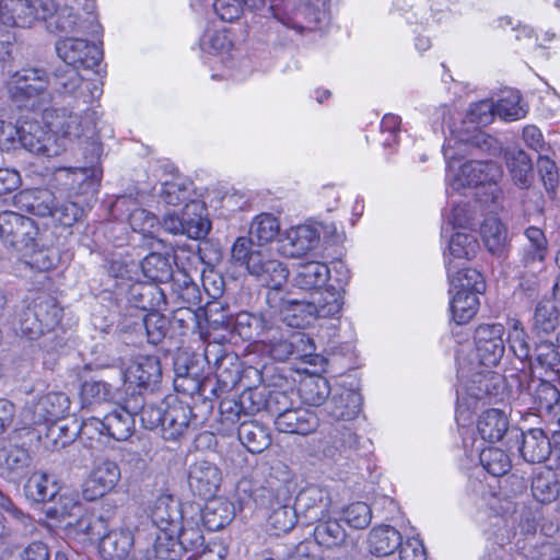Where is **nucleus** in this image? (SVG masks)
Returning a JSON list of instances; mask_svg holds the SVG:
<instances>
[{
    "label": "nucleus",
    "mask_w": 560,
    "mask_h": 560,
    "mask_svg": "<svg viewBox=\"0 0 560 560\" xmlns=\"http://www.w3.org/2000/svg\"><path fill=\"white\" fill-rule=\"evenodd\" d=\"M293 482L287 476L283 480H267L266 486L255 487L250 480L237 482L235 500L240 511L259 506L270 511L268 525L273 535L291 532L299 517L294 505L290 504Z\"/></svg>",
    "instance_id": "nucleus-1"
},
{
    "label": "nucleus",
    "mask_w": 560,
    "mask_h": 560,
    "mask_svg": "<svg viewBox=\"0 0 560 560\" xmlns=\"http://www.w3.org/2000/svg\"><path fill=\"white\" fill-rule=\"evenodd\" d=\"M229 354L224 343L210 341L207 343L203 354L190 352L188 350H178L174 357V387L177 392L190 396H206L211 381L203 375L205 363L217 368Z\"/></svg>",
    "instance_id": "nucleus-2"
},
{
    "label": "nucleus",
    "mask_w": 560,
    "mask_h": 560,
    "mask_svg": "<svg viewBox=\"0 0 560 560\" xmlns=\"http://www.w3.org/2000/svg\"><path fill=\"white\" fill-rule=\"evenodd\" d=\"M231 257L235 265L245 267L250 276L270 289L266 296L267 302L273 292L279 298H284L280 294V289L288 280L289 270L269 249L253 245L245 236H240L232 246Z\"/></svg>",
    "instance_id": "nucleus-3"
},
{
    "label": "nucleus",
    "mask_w": 560,
    "mask_h": 560,
    "mask_svg": "<svg viewBox=\"0 0 560 560\" xmlns=\"http://www.w3.org/2000/svg\"><path fill=\"white\" fill-rule=\"evenodd\" d=\"M51 80L43 68H23L10 75L7 81L8 97L21 110H46L51 102L49 85Z\"/></svg>",
    "instance_id": "nucleus-4"
},
{
    "label": "nucleus",
    "mask_w": 560,
    "mask_h": 560,
    "mask_svg": "<svg viewBox=\"0 0 560 560\" xmlns=\"http://www.w3.org/2000/svg\"><path fill=\"white\" fill-rule=\"evenodd\" d=\"M268 305L289 326L299 327L303 324V318L299 313H305L316 318L335 317L341 312L342 301L340 294L335 290L322 291L311 302L279 298L277 292H273L268 298Z\"/></svg>",
    "instance_id": "nucleus-5"
},
{
    "label": "nucleus",
    "mask_w": 560,
    "mask_h": 560,
    "mask_svg": "<svg viewBox=\"0 0 560 560\" xmlns=\"http://www.w3.org/2000/svg\"><path fill=\"white\" fill-rule=\"evenodd\" d=\"M61 310L55 299L47 294H38L31 302L24 300L16 311L14 329L21 337L36 340L46 331L58 325Z\"/></svg>",
    "instance_id": "nucleus-6"
},
{
    "label": "nucleus",
    "mask_w": 560,
    "mask_h": 560,
    "mask_svg": "<svg viewBox=\"0 0 560 560\" xmlns=\"http://www.w3.org/2000/svg\"><path fill=\"white\" fill-rule=\"evenodd\" d=\"M172 532H159L154 526L138 528L136 560H180L183 547Z\"/></svg>",
    "instance_id": "nucleus-7"
},
{
    "label": "nucleus",
    "mask_w": 560,
    "mask_h": 560,
    "mask_svg": "<svg viewBox=\"0 0 560 560\" xmlns=\"http://www.w3.org/2000/svg\"><path fill=\"white\" fill-rule=\"evenodd\" d=\"M271 401L277 404L275 425L279 432L307 435L318 428L319 419L316 413L302 407L290 408L285 393L275 392L269 404Z\"/></svg>",
    "instance_id": "nucleus-8"
},
{
    "label": "nucleus",
    "mask_w": 560,
    "mask_h": 560,
    "mask_svg": "<svg viewBox=\"0 0 560 560\" xmlns=\"http://www.w3.org/2000/svg\"><path fill=\"white\" fill-rule=\"evenodd\" d=\"M52 11L51 0H0V23L8 27H31Z\"/></svg>",
    "instance_id": "nucleus-9"
},
{
    "label": "nucleus",
    "mask_w": 560,
    "mask_h": 560,
    "mask_svg": "<svg viewBox=\"0 0 560 560\" xmlns=\"http://www.w3.org/2000/svg\"><path fill=\"white\" fill-rule=\"evenodd\" d=\"M0 237L7 247L22 254L40 237L36 222L13 211L0 213Z\"/></svg>",
    "instance_id": "nucleus-10"
},
{
    "label": "nucleus",
    "mask_w": 560,
    "mask_h": 560,
    "mask_svg": "<svg viewBox=\"0 0 560 560\" xmlns=\"http://www.w3.org/2000/svg\"><path fill=\"white\" fill-rule=\"evenodd\" d=\"M164 412L161 435L165 441H178L199 423L192 408L175 397L166 399Z\"/></svg>",
    "instance_id": "nucleus-11"
},
{
    "label": "nucleus",
    "mask_w": 560,
    "mask_h": 560,
    "mask_svg": "<svg viewBox=\"0 0 560 560\" xmlns=\"http://www.w3.org/2000/svg\"><path fill=\"white\" fill-rule=\"evenodd\" d=\"M56 51L65 65L80 69H93L103 58L100 47L86 39L67 37L56 43Z\"/></svg>",
    "instance_id": "nucleus-12"
},
{
    "label": "nucleus",
    "mask_w": 560,
    "mask_h": 560,
    "mask_svg": "<svg viewBox=\"0 0 560 560\" xmlns=\"http://www.w3.org/2000/svg\"><path fill=\"white\" fill-rule=\"evenodd\" d=\"M504 331V326L500 323L481 324L476 328L474 340L480 364L487 368L499 364L505 351Z\"/></svg>",
    "instance_id": "nucleus-13"
},
{
    "label": "nucleus",
    "mask_w": 560,
    "mask_h": 560,
    "mask_svg": "<svg viewBox=\"0 0 560 560\" xmlns=\"http://www.w3.org/2000/svg\"><path fill=\"white\" fill-rule=\"evenodd\" d=\"M518 387V399L529 410L550 413L560 404L559 389L548 381L530 376L525 383L520 382Z\"/></svg>",
    "instance_id": "nucleus-14"
},
{
    "label": "nucleus",
    "mask_w": 560,
    "mask_h": 560,
    "mask_svg": "<svg viewBox=\"0 0 560 560\" xmlns=\"http://www.w3.org/2000/svg\"><path fill=\"white\" fill-rule=\"evenodd\" d=\"M33 458L28 448L12 440L0 443V477L20 483L30 472Z\"/></svg>",
    "instance_id": "nucleus-15"
},
{
    "label": "nucleus",
    "mask_w": 560,
    "mask_h": 560,
    "mask_svg": "<svg viewBox=\"0 0 560 560\" xmlns=\"http://www.w3.org/2000/svg\"><path fill=\"white\" fill-rule=\"evenodd\" d=\"M365 443H361L360 436L352 427L343 423L332 425L323 441L322 453L325 457L335 459L337 456L350 458L365 450Z\"/></svg>",
    "instance_id": "nucleus-16"
},
{
    "label": "nucleus",
    "mask_w": 560,
    "mask_h": 560,
    "mask_svg": "<svg viewBox=\"0 0 560 560\" xmlns=\"http://www.w3.org/2000/svg\"><path fill=\"white\" fill-rule=\"evenodd\" d=\"M223 476L219 466L209 460H197L189 466L188 486L194 495L213 499L220 490Z\"/></svg>",
    "instance_id": "nucleus-17"
},
{
    "label": "nucleus",
    "mask_w": 560,
    "mask_h": 560,
    "mask_svg": "<svg viewBox=\"0 0 560 560\" xmlns=\"http://www.w3.org/2000/svg\"><path fill=\"white\" fill-rule=\"evenodd\" d=\"M502 176L501 166L491 160H470L459 167L458 174L452 182L454 189L476 187L479 185L494 184Z\"/></svg>",
    "instance_id": "nucleus-18"
},
{
    "label": "nucleus",
    "mask_w": 560,
    "mask_h": 560,
    "mask_svg": "<svg viewBox=\"0 0 560 560\" xmlns=\"http://www.w3.org/2000/svg\"><path fill=\"white\" fill-rule=\"evenodd\" d=\"M330 505L331 498L328 491L318 486H308L302 489L294 501V508L300 520L306 524L325 518Z\"/></svg>",
    "instance_id": "nucleus-19"
},
{
    "label": "nucleus",
    "mask_w": 560,
    "mask_h": 560,
    "mask_svg": "<svg viewBox=\"0 0 560 560\" xmlns=\"http://www.w3.org/2000/svg\"><path fill=\"white\" fill-rule=\"evenodd\" d=\"M52 84L60 94L72 95L83 104H89L95 98L97 88L94 83L86 82L79 73V69L63 65L52 73Z\"/></svg>",
    "instance_id": "nucleus-20"
},
{
    "label": "nucleus",
    "mask_w": 560,
    "mask_h": 560,
    "mask_svg": "<svg viewBox=\"0 0 560 560\" xmlns=\"http://www.w3.org/2000/svg\"><path fill=\"white\" fill-rule=\"evenodd\" d=\"M19 141L20 148L37 155L51 158L60 153L55 135L37 121H25L21 125Z\"/></svg>",
    "instance_id": "nucleus-21"
},
{
    "label": "nucleus",
    "mask_w": 560,
    "mask_h": 560,
    "mask_svg": "<svg viewBox=\"0 0 560 560\" xmlns=\"http://www.w3.org/2000/svg\"><path fill=\"white\" fill-rule=\"evenodd\" d=\"M162 378L160 360L154 355L138 357L126 370V383L139 388V392H150L152 395L154 387Z\"/></svg>",
    "instance_id": "nucleus-22"
},
{
    "label": "nucleus",
    "mask_w": 560,
    "mask_h": 560,
    "mask_svg": "<svg viewBox=\"0 0 560 560\" xmlns=\"http://www.w3.org/2000/svg\"><path fill=\"white\" fill-rule=\"evenodd\" d=\"M268 352L277 361H306L315 352L313 340L303 332H292L285 339L271 341Z\"/></svg>",
    "instance_id": "nucleus-23"
},
{
    "label": "nucleus",
    "mask_w": 560,
    "mask_h": 560,
    "mask_svg": "<svg viewBox=\"0 0 560 560\" xmlns=\"http://www.w3.org/2000/svg\"><path fill=\"white\" fill-rule=\"evenodd\" d=\"M120 480V469L117 463L104 460L98 464L84 483L83 497L94 501L112 491Z\"/></svg>",
    "instance_id": "nucleus-24"
},
{
    "label": "nucleus",
    "mask_w": 560,
    "mask_h": 560,
    "mask_svg": "<svg viewBox=\"0 0 560 560\" xmlns=\"http://www.w3.org/2000/svg\"><path fill=\"white\" fill-rule=\"evenodd\" d=\"M138 530L133 534L128 528L113 529L100 541V552L105 560H126L133 547L131 560H136Z\"/></svg>",
    "instance_id": "nucleus-25"
},
{
    "label": "nucleus",
    "mask_w": 560,
    "mask_h": 560,
    "mask_svg": "<svg viewBox=\"0 0 560 560\" xmlns=\"http://www.w3.org/2000/svg\"><path fill=\"white\" fill-rule=\"evenodd\" d=\"M70 409V398L62 392H51L38 397L31 406L32 422L42 424L63 419Z\"/></svg>",
    "instance_id": "nucleus-26"
},
{
    "label": "nucleus",
    "mask_w": 560,
    "mask_h": 560,
    "mask_svg": "<svg viewBox=\"0 0 560 560\" xmlns=\"http://www.w3.org/2000/svg\"><path fill=\"white\" fill-rule=\"evenodd\" d=\"M325 0H298L295 8L287 9L284 13V4H282V18L284 21H280L285 26L302 32L304 28L312 24H317L322 21L325 15Z\"/></svg>",
    "instance_id": "nucleus-27"
},
{
    "label": "nucleus",
    "mask_w": 560,
    "mask_h": 560,
    "mask_svg": "<svg viewBox=\"0 0 560 560\" xmlns=\"http://www.w3.org/2000/svg\"><path fill=\"white\" fill-rule=\"evenodd\" d=\"M152 524L159 532L176 533L183 523V513L179 501L171 494L160 495L151 511Z\"/></svg>",
    "instance_id": "nucleus-28"
},
{
    "label": "nucleus",
    "mask_w": 560,
    "mask_h": 560,
    "mask_svg": "<svg viewBox=\"0 0 560 560\" xmlns=\"http://www.w3.org/2000/svg\"><path fill=\"white\" fill-rule=\"evenodd\" d=\"M361 395L348 388H335L325 405V412L336 421H350L361 411Z\"/></svg>",
    "instance_id": "nucleus-29"
},
{
    "label": "nucleus",
    "mask_w": 560,
    "mask_h": 560,
    "mask_svg": "<svg viewBox=\"0 0 560 560\" xmlns=\"http://www.w3.org/2000/svg\"><path fill=\"white\" fill-rule=\"evenodd\" d=\"M524 236L527 243L523 246L521 265L535 275L542 269V264L548 253V241L544 231L536 226H528Z\"/></svg>",
    "instance_id": "nucleus-30"
},
{
    "label": "nucleus",
    "mask_w": 560,
    "mask_h": 560,
    "mask_svg": "<svg viewBox=\"0 0 560 560\" xmlns=\"http://www.w3.org/2000/svg\"><path fill=\"white\" fill-rule=\"evenodd\" d=\"M138 406L129 399L104 416L106 434L117 441L128 440L135 432V410Z\"/></svg>",
    "instance_id": "nucleus-31"
},
{
    "label": "nucleus",
    "mask_w": 560,
    "mask_h": 560,
    "mask_svg": "<svg viewBox=\"0 0 560 560\" xmlns=\"http://www.w3.org/2000/svg\"><path fill=\"white\" fill-rule=\"evenodd\" d=\"M515 432V438H522V444L520 452L525 462L529 464H540L549 458L552 453L551 446L549 445V438L542 429L533 428L526 432H520L512 430L511 433Z\"/></svg>",
    "instance_id": "nucleus-32"
},
{
    "label": "nucleus",
    "mask_w": 560,
    "mask_h": 560,
    "mask_svg": "<svg viewBox=\"0 0 560 560\" xmlns=\"http://www.w3.org/2000/svg\"><path fill=\"white\" fill-rule=\"evenodd\" d=\"M447 276L451 284L450 292L465 291L480 294L486 289L482 275L472 268H467L462 262L447 260Z\"/></svg>",
    "instance_id": "nucleus-33"
},
{
    "label": "nucleus",
    "mask_w": 560,
    "mask_h": 560,
    "mask_svg": "<svg viewBox=\"0 0 560 560\" xmlns=\"http://www.w3.org/2000/svg\"><path fill=\"white\" fill-rule=\"evenodd\" d=\"M130 306L141 311H159L166 303L164 291L155 283H132L127 293Z\"/></svg>",
    "instance_id": "nucleus-34"
},
{
    "label": "nucleus",
    "mask_w": 560,
    "mask_h": 560,
    "mask_svg": "<svg viewBox=\"0 0 560 560\" xmlns=\"http://www.w3.org/2000/svg\"><path fill=\"white\" fill-rule=\"evenodd\" d=\"M313 536L316 544L326 549H347L352 546V541L338 520L322 518L317 521Z\"/></svg>",
    "instance_id": "nucleus-35"
},
{
    "label": "nucleus",
    "mask_w": 560,
    "mask_h": 560,
    "mask_svg": "<svg viewBox=\"0 0 560 560\" xmlns=\"http://www.w3.org/2000/svg\"><path fill=\"white\" fill-rule=\"evenodd\" d=\"M330 278V270L324 262L306 261L298 265L293 276L294 287L305 291H319Z\"/></svg>",
    "instance_id": "nucleus-36"
},
{
    "label": "nucleus",
    "mask_w": 560,
    "mask_h": 560,
    "mask_svg": "<svg viewBox=\"0 0 560 560\" xmlns=\"http://www.w3.org/2000/svg\"><path fill=\"white\" fill-rule=\"evenodd\" d=\"M242 445L253 454H260L271 444L270 430L257 420H243L237 429Z\"/></svg>",
    "instance_id": "nucleus-37"
},
{
    "label": "nucleus",
    "mask_w": 560,
    "mask_h": 560,
    "mask_svg": "<svg viewBox=\"0 0 560 560\" xmlns=\"http://www.w3.org/2000/svg\"><path fill=\"white\" fill-rule=\"evenodd\" d=\"M56 196L47 188H34L20 191L15 203L20 210L37 217H49Z\"/></svg>",
    "instance_id": "nucleus-38"
},
{
    "label": "nucleus",
    "mask_w": 560,
    "mask_h": 560,
    "mask_svg": "<svg viewBox=\"0 0 560 560\" xmlns=\"http://www.w3.org/2000/svg\"><path fill=\"white\" fill-rule=\"evenodd\" d=\"M182 214L184 235L192 240H201L208 235L211 222L207 218V208L201 201L186 203Z\"/></svg>",
    "instance_id": "nucleus-39"
},
{
    "label": "nucleus",
    "mask_w": 560,
    "mask_h": 560,
    "mask_svg": "<svg viewBox=\"0 0 560 560\" xmlns=\"http://www.w3.org/2000/svg\"><path fill=\"white\" fill-rule=\"evenodd\" d=\"M129 399L138 406V409L135 410V416L138 415L140 417L141 424L144 429H161L165 415L164 410L166 409V399L156 402L151 400L148 395L142 392H132Z\"/></svg>",
    "instance_id": "nucleus-40"
},
{
    "label": "nucleus",
    "mask_w": 560,
    "mask_h": 560,
    "mask_svg": "<svg viewBox=\"0 0 560 560\" xmlns=\"http://www.w3.org/2000/svg\"><path fill=\"white\" fill-rule=\"evenodd\" d=\"M215 369V385H210L208 390L219 397L221 393L233 389L241 381V361L238 357L229 354Z\"/></svg>",
    "instance_id": "nucleus-41"
},
{
    "label": "nucleus",
    "mask_w": 560,
    "mask_h": 560,
    "mask_svg": "<svg viewBox=\"0 0 560 560\" xmlns=\"http://www.w3.org/2000/svg\"><path fill=\"white\" fill-rule=\"evenodd\" d=\"M477 430L482 440L499 442L509 431L508 417L500 409H488L479 416Z\"/></svg>",
    "instance_id": "nucleus-42"
},
{
    "label": "nucleus",
    "mask_w": 560,
    "mask_h": 560,
    "mask_svg": "<svg viewBox=\"0 0 560 560\" xmlns=\"http://www.w3.org/2000/svg\"><path fill=\"white\" fill-rule=\"evenodd\" d=\"M235 516L234 503L225 499H209L202 510V522L210 532L225 527Z\"/></svg>",
    "instance_id": "nucleus-43"
},
{
    "label": "nucleus",
    "mask_w": 560,
    "mask_h": 560,
    "mask_svg": "<svg viewBox=\"0 0 560 560\" xmlns=\"http://www.w3.org/2000/svg\"><path fill=\"white\" fill-rule=\"evenodd\" d=\"M59 492V487L52 476L44 472H34L24 485V493L27 500L34 503L51 501Z\"/></svg>",
    "instance_id": "nucleus-44"
},
{
    "label": "nucleus",
    "mask_w": 560,
    "mask_h": 560,
    "mask_svg": "<svg viewBox=\"0 0 560 560\" xmlns=\"http://www.w3.org/2000/svg\"><path fill=\"white\" fill-rule=\"evenodd\" d=\"M299 396L301 400L308 406L326 405L328 397L334 389L328 380L322 375H310L301 380L299 384Z\"/></svg>",
    "instance_id": "nucleus-45"
},
{
    "label": "nucleus",
    "mask_w": 560,
    "mask_h": 560,
    "mask_svg": "<svg viewBox=\"0 0 560 560\" xmlns=\"http://www.w3.org/2000/svg\"><path fill=\"white\" fill-rule=\"evenodd\" d=\"M401 535L393 526L374 527L369 534L370 552L376 557L393 555L401 545Z\"/></svg>",
    "instance_id": "nucleus-46"
},
{
    "label": "nucleus",
    "mask_w": 560,
    "mask_h": 560,
    "mask_svg": "<svg viewBox=\"0 0 560 560\" xmlns=\"http://www.w3.org/2000/svg\"><path fill=\"white\" fill-rule=\"evenodd\" d=\"M506 166L512 179L521 188H527L533 179V163L522 149H509L504 152Z\"/></svg>",
    "instance_id": "nucleus-47"
},
{
    "label": "nucleus",
    "mask_w": 560,
    "mask_h": 560,
    "mask_svg": "<svg viewBox=\"0 0 560 560\" xmlns=\"http://www.w3.org/2000/svg\"><path fill=\"white\" fill-rule=\"evenodd\" d=\"M22 260L36 271H48L59 261V255L54 247L42 244L39 237L31 248L21 254Z\"/></svg>",
    "instance_id": "nucleus-48"
},
{
    "label": "nucleus",
    "mask_w": 560,
    "mask_h": 560,
    "mask_svg": "<svg viewBox=\"0 0 560 560\" xmlns=\"http://www.w3.org/2000/svg\"><path fill=\"white\" fill-rule=\"evenodd\" d=\"M480 233L487 249L494 256L502 257L508 246L505 226L495 218L485 220Z\"/></svg>",
    "instance_id": "nucleus-49"
},
{
    "label": "nucleus",
    "mask_w": 560,
    "mask_h": 560,
    "mask_svg": "<svg viewBox=\"0 0 560 560\" xmlns=\"http://www.w3.org/2000/svg\"><path fill=\"white\" fill-rule=\"evenodd\" d=\"M140 266L143 276L152 283H164L173 278V265L166 255L150 253L141 260Z\"/></svg>",
    "instance_id": "nucleus-50"
},
{
    "label": "nucleus",
    "mask_w": 560,
    "mask_h": 560,
    "mask_svg": "<svg viewBox=\"0 0 560 560\" xmlns=\"http://www.w3.org/2000/svg\"><path fill=\"white\" fill-rule=\"evenodd\" d=\"M450 308L453 320L458 325L468 323L477 313L479 306L478 294L475 292L455 291L451 292Z\"/></svg>",
    "instance_id": "nucleus-51"
},
{
    "label": "nucleus",
    "mask_w": 560,
    "mask_h": 560,
    "mask_svg": "<svg viewBox=\"0 0 560 560\" xmlns=\"http://www.w3.org/2000/svg\"><path fill=\"white\" fill-rule=\"evenodd\" d=\"M532 493L541 503H549L556 500L559 494L557 475L550 469L535 475L532 480Z\"/></svg>",
    "instance_id": "nucleus-52"
},
{
    "label": "nucleus",
    "mask_w": 560,
    "mask_h": 560,
    "mask_svg": "<svg viewBox=\"0 0 560 560\" xmlns=\"http://www.w3.org/2000/svg\"><path fill=\"white\" fill-rule=\"evenodd\" d=\"M278 233L279 223L277 219L269 213H264L254 219L249 228V236L246 240H249L253 245H255L254 242L256 241L258 243L257 246L261 247V244L275 240Z\"/></svg>",
    "instance_id": "nucleus-53"
},
{
    "label": "nucleus",
    "mask_w": 560,
    "mask_h": 560,
    "mask_svg": "<svg viewBox=\"0 0 560 560\" xmlns=\"http://www.w3.org/2000/svg\"><path fill=\"white\" fill-rule=\"evenodd\" d=\"M560 313L555 303L540 301L537 303L533 315V329L536 332L550 334L559 326Z\"/></svg>",
    "instance_id": "nucleus-54"
},
{
    "label": "nucleus",
    "mask_w": 560,
    "mask_h": 560,
    "mask_svg": "<svg viewBox=\"0 0 560 560\" xmlns=\"http://www.w3.org/2000/svg\"><path fill=\"white\" fill-rule=\"evenodd\" d=\"M533 355V369L541 368L546 371L560 372L559 348L551 341L541 340L536 343Z\"/></svg>",
    "instance_id": "nucleus-55"
},
{
    "label": "nucleus",
    "mask_w": 560,
    "mask_h": 560,
    "mask_svg": "<svg viewBox=\"0 0 560 560\" xmlns=\"http://www.w3.org/2000/svg\"><path fill=\"white\" fill-rule=\"evenodd\" d=\"M84 214L85 211L78 201L57 200V198H55L49 217L58 224L65 228H71L79 222Z\"/></svg>",
    "instance_id": "nucleus-56"
},
{
    "label": "nucleus",
    "mask_w": 560,
    "mask_h": 560,
    "mask_svg": "<svg viewBox=\"0 0 560 560\" xmlns=\"http://www.w3.org/2000/svg\"><path fill=\"white\" fill-rule=\"evenodd\" d=\"M508 342L514 355L522 362L528 363L530 374H533V355L528 343V335L518 320L509 330Z\"/></svg>",
    "instance_id": "nucleus-57"
},
{
    "label": "nucleus",
    "mask_w": 560,
    "mask_h": 560,
    "mask_svg": "<svg viewBox=\"0 0 560 560\" xmlns=\"http://www.w3.org/2000/svg\"><path fill=\"white\" fill-rule=\"evenodd\" d=\"M191 183L185 179L176 178L172 182H166L162 185L160 190V198L163 202L170 206H179L194 201L191 199Z\"/></svg>",
    "instance_id": "nucleus-58"
},
{
    "label": "nucleus",
    "mask_w": 560,
    "mask_h": 560,
    "mask_svg": "<svg viewBox=\"0 0 560 560\" xmlns=\"http://www.w3.org/2000/svg\"><path fill=\"white\" fill-rule=\"evenodd\" d=\"M252 400V392H243L238 400L235 399H222L220 402V413L222 422H229L231 424L241 421L242 417H247L258 408L250 407L246 408V401Z\"/></svg>",
    "instance_id": "nucleus-59"
},
{
    "label": "nucleus",
    "mask_w": 560,
    "mask_h": 560,
    "mask_svg": "<svg viewBox=\"0 0 560 560\" xmlns=\"http://www.w3.org/2000/svg\"><path fill=\"white\" fill-rule=\"evenodd\" d=\"M479 244L475 235L469 233H455L448 244L451 256L448 260L457 262L463 259L470 260L476 256Z\"/></svg>",
    "instance_id": "nucleus-60"
},
{
    "label": "nucleus",
    "mask_w": 560,
    "mask_h": 560,
    "mask_svg": "<svg viewBox=\"0 0 560 560\" xmlns=\"http://www.w3.org/2000/svg\"><path fill=\"white\" fill-rule=\"evenodd\" d=\"M45 21L51 33H70L79 30V18L69 7L56 8L54 4V11Z\"/></svg>",
    "instance_id": "nucleus-61"
},
{
    "label": "nucleus",
    "mask_w": 560,
    "mask_h": 560,
    "mask_svg": "<svg viewBox=\"0 0 560 560\" xmlns=\"http://www.w3.org/2000/svg\"><path fill=\"white\" fill-rule=\"evenodd\" d=\"M142 325L145 328L148 341L152 345H159L167 336L171 320L159 311H152L142 317Z\"/></svg>",
    "instance_id": "nucleus-62"
},
{
    "label": "nucleus",
    "mask_w": 560,
    "mask_h": 560,
    "mask_svg": "<svg viewBox=\"0 0 560 560\" xmlns=\"http://www.w3.org/2000/svg\"><path fill=\"white\" fill-rule=\"evenodd\" d=\"M175 534L179 546L183 547V555L187 551L197 555L205 547L203 533L198 524L182 523Z\"/></svg>",
    "instance_id": "nucleus-63"
},
{
    "label": "nucleus",
    "mask_w": 560,
    "mask_h": 560,
    "mask_svg": "<svg viewBox=\"0 0 560 560\" xmlns=\"http://www.w3.org/2000/svg\"><path fill=\"white\" fill-rule=\"evenodd\" d=\"M480 463L492 476L505 475L511 468V460L508 454L497 447H488L480 452Z\"/></svg>",
    "instance_id": "nucleus-64"
}]
</instances>
